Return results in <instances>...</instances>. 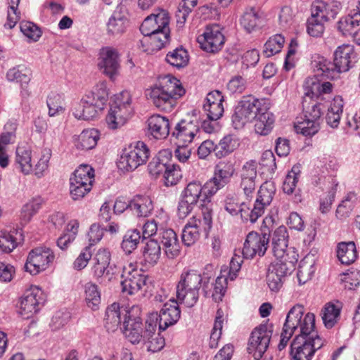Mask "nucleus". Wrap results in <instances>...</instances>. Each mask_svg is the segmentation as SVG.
<instances>
[{"label":"nucleus","mask_w":360,"mask_h":360,"mask_svg":"<svg viewBox=\"0 0 360 360\" xmlns=\"http://www.w3.org/2000/svg\"><path fill=\"white\" fill-rule=\"evenodd\" d=\"M354 57V47L343 44L337 48L334 53L333 63L323 56H316L311 61L314 72L317 76L334 79L339 77L341 72H347L351 67L352 59Z\"/></svg>","instance_id":"f257e3e1"},{"label":"nucleus","mask_w":360,"mask_h":360,"mask_svg":"<svg viewBox=\"0 0 360 360\" xmlns=\"http://www.w3.org/2000/svg\"><path fill=\"white\" fill-rule=\"evenodd\" d=\"M184 94L185 90L180 81L167 75L151 88L149 96L155 107L165 112H171L176 105V100Z\"/></svg>","instance_id":"f03ea898"},{"label":"nucleus","mask_w":360,"mask_h":360,"mask_svg":"<svg viewBox=\"0 0 360 360\" xmlns=\"http://www.w3.org/2000/svg\"><path fill=\"white\" fill-rule=\"evenodd\" d=\"M208 281H203L202 275L196 270H184L176 285V298L181 304L187 307H193L199 298V290L202 286L205 297L210 295L207 288Z\"/></svg>","instance_id":"7ed1b4c3"},{"label":"nucleus","mask_w":360,"mask_h":360,"mask_svg":"<svg viewBox=\"0 0 360 360\" xmlns=\"http://www.w3.org/2000/svg\"><path fill=\"white\" fill-rule=\"evenodd\" d=\"M324 108L320 101L304 94L302 115L295 122L297 133L306 136L316 134L320 129Z\"/></svg>","instance_id":"20e7f679"},{"label":"nucleus","mask_w":360,"mask_h":360,"mask_svg":"<svg viewBox=\"0 0 360 360\" xmlns=\"http://www.w3.org/2000/svg\"><path fill=\"white\" fill-rule=\"evenodd\" d=\"M140 318L126 319L124 321V334L132 344H138L150 339L156 331L158 325V313L150 314L146 321L145 330H143Z\"/></svg>","instance_id":"39448f33"},{"label":"nucleus","mask_w":360,"mask_h":360,"mask_svg":"<svg viewBox=\"0 0 360 360\" xmlns=\"http://www.w3.org/2000/svg\"><path fill=\"white\" fill-rule=\"evenodd\" d=\"M133 109L128 91L114 96L105 122L109 129H116L123 126L131 117Z\"/></svg>","instance_id":"423d86ee"},{"label":"nucleus","mask_w":360,"mask_h":360,"mask_svg":"<svg viewBox=\"0 0 360 360\" xmlns=\"http://www.w3.org/2000/svg\"><path fill=\"white\" fill-rule=\"evenodd\" d=\"M315 327V316L307 313L303 318L300 333L296 335L291 343L290 354L292 360H311L314 355L304 335H309Z\"/></svg>","instance_id":"0eeeda50"},{"label":"nucleus","mask_w":360,"mask_h":360,"mask_svg":"<svg viewBox=\"0 0 360 360\" xmlns=\"http://www.w3.org/2000/svg\"><path fill=\"white\" fill-rule=\"evenodd\" d=\"M149 157V149L142 141H137L125 148L118 162L120 169L127 172L133 171L145 164Z\"/></svg>","instance_id":"6e6552de"},{"label":"nucleus","mask_w":360,"mask_h":360,"mask_svg":"<svg viewBox=\"0 0 360 360\" xmlns=\"http://www.w3.org/2000/svg\"><path fill=\"white\" fill-rule=\"evenodd\" d=\"M263 105L262 101L251 95L243 96L235 108L231 117L233 127L242 129L255 119Z\"/></svg>","instance_id":"1a4fd4ad"},{"label":"nucleus","mask_w":360,"mask_h":360,"mask_svg":"<svg viewBox=\"0 0 360 360\" xmlns=\"http://www.w3.org/2000/svg\"><path fill=\"white\" fill-rule=\"evenodd\" d=\"M212 212L207 207L202 210V218H191L182 232V241L185 245H193L200 238L202 231L207 233L212 227Z\"/></svg>","instance_id":"9d476101"},{"label":"nucleus","mask_w":360,"mask_h":360,"mask_svg":"<svg viewBox=\"0 0 360 360\" xmlns=\"http://www.w3.org/2000/svg\"><path fill=\"white\" fill-rule=\"evenodd\" d=\"M202 185L198 181H193L187 184L182 191L177 207V214L179 218L184 219L193 210L199 200L202 201Z\"/></svg>","instance_id":"9b49d317"},{"label":"nucleus","mask_w":360,"mask_h":360,"mask_svg":"<svg viewBox=\"0 0 360 360\" xmlns=\"http://www.w3.org/2000/svg\"><path fill=\"white\" fill-rule=\"evenodd\" d=\"M273 330L268 324H261L252 332L248 345V352L255 360H259L269 347Z\"/></svg>","instance_id":"f8f14e48"},{"label":"nucleus","mask_w":360,"mask_h":360,"mask_svg":"<svg viewBox=\"0 0 360 360\" xmlns=\"http://www.w3.org/2000/svg\"><path fill=\"white\" fill-rule=\"evenodd\" d=\"M140 31L144 36L140 41L144 51L150 49L160 50L167 44L162 41L163 37L160 35L159 27L156 26L151 15L145 18L140 27Z\"/></svg>","instance_id":"ddd939ff"},{"label":"nucleus","mask_w":360,"mask_h":360,"mask_svg":"<svg viewBox=\"0 0 360 360\" xmlns=\"http://www.w3.org/2000/svg\"><path fill=\"white\" fill-rule=\"evenodd\" d=\"M122 278L123 280L121 281V286L123 292L132 295L139 292L143 294L145 291L148 276L134 269L132 264H129V268H124Z\"/></svg>","instance_id":"4468645a"},{"label":"nucleus","mask_w":360,"mask_h":360,"mask_svg":"<svg viewBox=\"0 0 360 360\" xmlns=\"http://www.w3.org/2000/svg\"><path fill=\"white\" fill-rule=\"evenodd\" d=\"M98 67L103 74L113 79L119 74L120 68L117 49L112 46L101 48L98 53Z\"/></svg>","instance_id":"2eb2a0df"},{"label":"nucleus","mask_w":360,"mask_h":360,"mask_svg":"<svg viewBox=\"0 0 360 360\" xmlns=\"http://www.w3.org/2000/svg\"><path fill=\"white\" fill-rule=\"evenodd\" d=\"M303 314L304 307L300 304L295 305L288 311L281 335V340L278 345L280 351L286 347L295 331L297 329L300 330L303 322Z\"/></svg>","instance_id":"dca6fc26"},{"label":"nucleus","mask_w":360,"mask_h":360,"mask_svg":"<svg viewBox=\"0 0 360 360\" xmlns=\"http://www.w3.org/2000/svg\"><path fill=\"white\" fill-rule=\"evenodd\" d=\"M285 263L272 262L268 268L266 283L271 291L277 292L283 285L285 277L295 269V260L290 258Z\"/></svg>","instance_id":"f3484780"},{"label":"nucleus","mask_w":360,"mask_h":360,"mask_svg":"<svg viewBox=\"0 0 360 360\" xmlns=\"http://www.w3.org/2000/svg\"><path fill=\"white\" fill-rule=\"evenodd\" d=\"M288 231L285 226L278 227L274 233L272 238V252L276 257V262L285 263L291 261L294 257L295 264L297 262V255L292 248H288Z\"/></svg>","instance_id":"a211bd4d"},{"label":"nucleus","mask_w":360,"mask_h":360,"mask_svg":"<svg viewBox=\"0 0 360 360\" xmlns=\"http://www.w3.org/2000/svg\"><path fill=\"white\" fill-rule=\"evenodd\" d=\"M53 252L49 248L39 247L32 250L27 259L25 269L32 275L45 270L54 259Z\"/></svg>","instance_id":"6ab92c4d"},{"label":"nucleus","mask_w":360,"mask_h":360,"mask_svg":"<svg viewBox=\"0 0 360 360\" xmlns=\"http://www.w3.org/2000/svg\"><path fill=\"white\" fill-rule=\"evenodd\" d=\"M44 301L43 291L37 286H32L20 298L19 314L23 319H30L39 310Z\"/></svg>","instance_id":"aec40b11"},{"label":"nucleus","mask_w":360,"mask_h":360,"mask_svg":"<svg viewBox=\"0 0 360 360\" xmlns=\"http://www.w3.org/2000/svg\"><path fill=\"white\" fill-rule=\"evenodd\" d=\"M269 234L264 232L261 235L257 232H250L248 234L243 248V255L246 259L253 258L255 256H263L268 247Z\"/></svg>","instance_id":"412c9836"},{"label":"nucleus","mask_w":360,"mask_h":360,"mask_svg":"<svg viewBox=\"0 0 360 360\" xmlns=\"http://www.w3.org/2000/svg\"><path fill=\"white\" fill-rule=\"evenodd\" d=\"M198 42L204 51L214 53L222 48L224 37L218 25L207 26L203 34L198 37Z\"/></svg>","instance_id":"4be33fe9"},{"label":"nucleus","mask_w":360,"mask_h":360,"mask_svg":"<svg viewBox=\"0 0 360 360\" xmlns=\"http://www.w3.org/2000/svg\"><path fill=\"white\" fill-rule=\"evenodd\" d=\"M199 131L200 122L198 120H181L175 126L172 136L180 144H188Z\"/></svg>","instance_id":"5701e85b"},{"label":"nucleus","mask_w":360,"mask_h":360,"mask_svg":"<svg viewBox=\"0 0 360 360\" xmlns=\"http://www.w3.org/2000/svg\"><path fill=\"white\" fill-rule=\"evenodd\" d=\"M275 191L274 184L272 181H265L261 185L257 198L252 209L253 220H257L262 215L264 207L271 202Z\"/></svg>","instance_id":"b1692460"},{"label":"nucleus","mask_w":360,"mask_h":360,"mask_svg":"<svg viewBox=\"0 0 360 360\" xmlns=\"http://www.w3.org/2000/svg\"><path fill=\"white\" fill-rule=\"evenodd\" d=\"M102 96L98 97V103L92 104L94 98L90 96H83L80 102L74 108L73 115L79 120H89L95 117L101 109Z\"/></svg>","instance_id":"393cba45"},{"label":"nucleus","mask_w":360,"mask_h":360,"mask_svg":"<svg viewBox=\"0 0 360 360\" xmlns=\"http://www.w3.org/2000/svg\"><path fill=\"white\" fill-rule=\"evenodd\" d=\"M170 303H165L158 314L159 330H165L168 327L175 324L180 318L181 311L177 303L174 300Z\"/></svg>","instance_id":"a878e982"},{"label":"nucleus","mask_w":360,"mask_h":360,"mask_svg":"<svg viewBox=\"0 0 360 360\" xmlns=\"http://www.w3.org/2000/svg\"><path fill=\"white\" fill-rule=\"evenodd\" d=\"M339 10V4L337 2L328 4L322 0H315L311 6V16L325 22L334 19Z\"/></svg>","instance_id":"bb28decb"},{"label":"nucleus","mask_w":360,"mask_h":360,"mask_svg":"<svg viewBox=\"0 0 360 360\" xmlns=\"http://www.w3.org/2000/svg\"><path fill=\"white\" fill-rule=\"evenodd\" d=\"M128 23L125 13L122 11V8H117L106 23V33L110 37H119L125 32Z\"/></svg>","instance_id":"cd10ccee"},{"label":"nucleus","mask_w":360,"mask_h":360,"mask_svg":"<svg viewBox=\"0 0 360 360\" xmlns=\"http://www.w3.org/2000/svg\"><path fill=\"white\" fill-rule=\"evenodd\" d=\"M275 118L272 112L264 103L259 111L255 117V131L257 134L265 136L272 130Z\"/></svg>","instance_id":"c85d7f7f"},{"label":"nucleus","mask_w":360,"mask_h":360,"mask_svg":"<svg viewBox=\"0 0 360 360\" xmlns=\"http://www.w3.org/2000/svg\"><path fill=\"white\" fill-rule=\"evenodd\" d=\"M150 134L155 139H165L169 134V120L160 115L150 116L147 121Z\"/></svg>","instance_id":"c756f323"},{"label":"nucleus","mask_w":360,"mask_h":360,"mask_svg":"<svg viewBox=\"0 0 360 360\" xmlns=\"http://www.w3.org/2000/svg\"><path fill=\"white\" fill-rule=\"evenodd\" d=\"M160 240L165 252L169 258L177 257L180 252V245L176 233L171 229H160Z\"/></svg>","instance_id":"7c9ffc66"},{"label":"nucleus","mask_w":360,"mask_h":360,"mask_svg":"<svg viewBox=\"0 0 360 360\" xmlns=\"http://www.w3.org/2000/svg\"><path fill=\"white\" fill-rule=\"evenodd\" d=\"M316 77L318 76L315 74L314 77H309L305 80L304 94L321 101L322 94H328L332 91V84L328 82H320Z\"/></svg>","instance_id":"2f4dec72"},{"label":"nucleus","mask_w":360,"mask_h":360,"mask_svg":"<svg viewBox=\"0 0 360 360\" xmlns=\"http://www.w3.org/2000/svg\"><path fill=\"white\" fill-rule=\"evenodd\" d=\"M15 163L18 168L25 174H28L32 171V150L30 146L26 144L18 146L16 149Z\"/></svg>","instance_id":"473e14b6"},{"label":"nucleus","mask_w":360,"mask_h":360,"mask_svg":"<svg viewBox=\"0 0 360 360\" xmlns=\"http://www.w3.org/2000/svg\"><path fill=\"white\" fill-rule=\"evenodd\" d=\"M99 139L98 131L95 129H85L75 139L77 149L88 150L94 148Z\"/></svg>","instance_id":"72a5a7b5"},{"label":"nucleus","mask_w":360,"mask_h":360,"mask_svg":"<svg viewBox=\"0 0 360 360\" xmlns=\"http://www.w3.org/2000/svg\"><path fill=\"white\" fill-rule=\"evenodd\" d=\"M343 106V99L340 96H335L331 101L326 116V122L330 127L336 128L339 125Z\"/></svg>","instance_id":"f704fd0d"},{"label":"nucleus","mask_w":360,"mask_h":360,"mask_svg":"<svg viewBox=\"0 0 360 360\" xmlns=\"http://www.w3.org/2000/svg\"><path fill=\"white\" fill-rule=\"evenodd\" d=\"M153 210V202L148 196L136 195L131 200V210L139 217H148Z\"/></svg>","instance_id":"c9c22d12"},{"label":"nucleus","mask_w":360,"mask_h":360,"mask_svg":"<svg viewBox=\"0 0 360 360\" xmlns=\"http://www.w3.org/2000/svg\"><path fill=\"white\" fill-rule=\"evenodd\" d=\"M360 26V19L351 11L348 15L342 17L337 22L338 30L344 36L354 34Z\"/></svg>","instance_id":"e433bc0d"},{"label":"nucleus","mask_w":360,"mask_h":360,"mask_svg":"<svg viewBox=\"0 0 360 360\" xmlns=\"http://www.w3.org/2000/svg\"><path fill=\"white\" fill-rule=\"evenodd\" d=\"M84 299L89 308L94 311L98 309L101 304V292L96 284L88 282L84 285Z\"/></svg>","instance_id":"4c0bfd02"},{"label":"nucleus","mask_w":360,"mask_h":360,"mask_svg":"<svg viewBox=\"0 0 360 360\" xmlns=\"http://www.w3.org/2000/svg\"><path fill=\"white\" fill-rule=\"evenodd\" d=\"M105 327L109 332L115 331L121 324V311L120 305L113 303L105 311Z\"/></svg>","instance_id":"58836bf2"},{"label":"nucleus","mask_w":360,"mask_h":360,"mask_svg":"<svg viewBox=\"0 0 360 360\" xmlns=\"http://www.w3.org/2000/svg\"><path fill=\"white\" fill-rule=\"evenodd\" d=\"M6 78L9 82L20 83L22 87H23L24 85H27L30 82L31 79V72L26 67L18 65L8 70ZM23 91L28 94L27 90L23 89Z\"/></svg>","instance_id":"ea45409f"},{"label":"nucleus","mask_w":360,"mask_h":360,"mask_svg":"<svg viewBox=\"0 0 360 360\" xmlns=\"http://www.w3.org/2000/svg\"><path fill=\"white\" fill-rule=\"evenodd\" d=\"M337 256L343 264L349 265L353 263L357 257L355 243L354 242L339 243Z\"/></svg>","instance_id":"a19ab883"},{"label":"nucleus","mask_w":360,"mask_h":360,"mask_svg":"<svg viewBox=\"0 0 360 360\" xmlns=\"http://www.w3.org/2000/svg\"><path fill=\"white\" fill-rule=\"evenodd\" d=\"M225 210L231 215H236L240 213L241 219L245 221H250L251 223H255L257 221L253 220L252 210H250L244 202L238 204L235 202L233 199H229L226 201Z\"/></svg>","instance_id":"79ce46f5"},{"label":"nucleus","mask_w":360,"mask_h":360,"mask_svg":"<svg viewBox=\"0 0 360 360\" xmlns=\"http://www.w3.org/2000/svg\"><path fill=\"white\" fill-rule=\"evenodd\" d=\"M234 172V166L231 162H220L215 166L213 178L225 186L229 182Z\"/></svg>","instance_id":"37998d69"},{"label":"nucleus","mask_w":360,"mask_h":360,"mask_svg":"<svg viewBox=\"0 0 360 360\" xmlns=\"http://www.w3.org/2000/svg\"><path fill=\"white\" fill-rule=\"evenodd\" d=\"M150 15L153 19L155 20L156 26L159 27L160 35L163 37L162 41L167 44L169 39V17L168 12L163 9H159Z\"/></svg>","instance_id":"c03bdc74"},{"label":"nucleus","mask_w":360,"mask_h":360,"mask_svg":"<svg viewBox=\"0 0 360 360\" xmlns=\"http://www.w3.org/2000/svg\"><path fill=\"white\" fill-rule=\"evenodd\" d=\"M239 146L238 140L232 135L225 136L216 145V156L222 158L233 153Z\"/></svg>","instance_id":"a18cd8bd"},{"label":"nucleus","mask_w":360,"mask_h":360,"mask_svg":"<svg viewBox=\"0 0 360 360\" xmlns=\"http://www.w3.org/2000/svg\"><path fill=\"white\" fill-rule=\"evenodd\" d=\"M143 255L146 262L153 266L156 264L161 255L159 243L154 239L147 241L143 248Z\"/></svg>","instance_id":"49530a36"},{"label":"nucleus","mask_w":360,"mask_h":360,"mask_svg":"<svg viewBox=\"0 0 360 360\" xmlns=\"http://www.w3.org/2000/svg\"><path fill=\"white\" fill-rule=\"evenodd\" d=\"M165 60L171 65L181 68L188 64V55L184 49L176 48L167 54Z\"/></svg>","instance_id":"de8ad7c7"},{"label":"nucleus","mask_w":360,"mask_h":360,"mask_svg":"<svg viewBox=\"0 0 360 360\" xmlns=\"http://www.w3.org/2000/svg\"><path fill=\"white\" fill-rule=\"evenodd\" d=\"M356 195L350 192L344 198L336 210V217L340 219L348 217L353 210L356 201Z\"/></svg>","instance_id":"09e8293b"},{"label":"nucleus","mask_w":360,"mask_h":360,"mask_svg":"<svg viewBox=\"0 0 360 360\" xmlns=\"http://www.w3.org/2000/svg\"><path fill=\"white\" fill-rule=\"evenodd\" d=\"M340 314V309L334 304L328 303L321 311V317L324 326L327 328H333L338 321Z\"/></svg>","instance_id":"8fccbe9b"},{"label":"nucleus","mask_w":360,"mask_h":360,"mask_svg":"<svg viewBox=\"0 0 360 360\" xmlns=\"http://www.w3.org/2000/svg\"><path fill=\"white\" fill-rule=\"evenodd\" d=\"M41 200L40 198H34L25 204L20 211V219L21 224H27L33 216L41 208Z\"/></svg>","instance_id":"3c124183"},{"label":"nucleus","mask_w":360,"mask_h":360,"mask_svg":"<svg viewBox=\"0 0 360 360\" xmlns=\"http://www.w3.org/2000/svg\"><path fill=\"white\" fill-rule=\"evenodd\" d=\"M314 271L315 266L313 259H309L308 257L302 259L299 264L297 273L300 284H304L307 281L311 279Z\"/></svg>","instance_id":"603ef678"},{"label":"nucleus","mask_w":360,"mask_h":360,"mask_svg":"<svg viewBox=\"0 0 360 360\" xmlns=\"http://www.w3.org/2000/svg\"><path fill=\"white\" fill-rule=\"evenodd\" d=\"M141 233L136 229L129 231L124 236L122 242V248L126 254L131 253L136 249L140 243Z\"/></svg>","instance_id":"864d4df0"},{"label":"nucleus","mask_w":360,"mask_h":360,"mask_svg":"<svg viewBox=\"0 0 360 360\" xmlns=\"http://www.w3.org/2000/svg\"><path fill=\"white\" fill-rule=\"evenodd\" d=\"M91 188L89 184L81 182L72 177L70 179V191L74 200L84 198L91 190Z\"/></svg>","instance_id":"5fc2aeb1"},{"label":"nucleus","mask_w":360,"mask_h":360,"mask_svg":"<svg viewBox=\"0 0 360 360\" xmlns=\"http://www.w3.org/2000/svg\"><path fill=\"white\" fill-rule=\"evenodd\" d=\"M300 174L299 166H293L291 171L288 172L283 184V190L285 193L292 194L295 191L297 183Z\"/></svg>","instance_id":"6e6d98bb"},{"label":"nucleus","mask_w":360,"mask_h":360,"mask_svg":"<svg viewBox=\"0 0 360 360\" xmlns=\"http://www.w3.org/2000/svg\"><path fill=\"white\" fill-rule=\"evenodd\" d=\"M285 42L284 37L281 34H276L269 39L264 44V53L266 57H271L276 53L281 51L283 44Z\"/></svg>","instance_id":"4d7b16f0"},{"label":"nucleus","mask_w":360,"mask_h":360,"mask_svg":"<svg viewBox=\"0 0 360 360\" xmlns=\"http://www.w3.org/2000/svg\"><path fill=\"white\" fill-rule=\"evenodd\" d=\"M71 177L81 182L89 184L92 187L95 177L94 170L89 165H82L75 171Z\"/></svg>","instance_id":"13d9d810"},{"label":"nucleus","mask_w":360,"mask_h":360,"mask_svg":"<svg viewBox=\"0 0 360 360\" xmlns=\"http://www.w3.org/2000/svg\"><path fill=\"white\" fill-rule=\"evenodd\" d=\"M20 0H8L7 11V20L4 26L9 29L15 27L20 19V12L18 11V5Z\"/></svg>","instance_id":"bf43d9fd"},{"label":"nucleus","mask_w":360,"mask_h":360,"mask_svg":"<svg viewBox=\"0 0 360 360\" xmlns=\"http://www.w3.org/2000/svg\"><path fill=\"white\" fill-rule=\"evenodd\" d=\"M258 20L257 13L254 8H250L243 13L240 19V24L248 32H251L257 26Z\"/></svg>","instance_id":"052dcab7"},{"label":"nucleus","mask_w":360,"mask_h":360,"mask_svg":"<svg viewBox=\"0 0 360 360\" xmlns=\"http://www.w3.org/2000/svg\"><path fill=\"white\" fill-rule=\"evenodd\" d=\"M182 176L181 170L178 166L168 165L167 169L164 172L163 177L165 185L172 186L176 185Z\"/></svg>","instance_id":"680f3d73"},{"label":"nucleus","mask_w":360,"mask_h":360,"mask_svg":"<svg viewBox=\"0 0 360 360\" xmlns=\"http://www.w3.org/2000/svg\"><path fill=\"white\" fill-rule=\"evenodd\" d=\"M20 28L25 37L34 41H38L41 35L39 27L30 21L20 22Z\"/></svg>","instance_id":"e2e57ef3"},{"label":"nucleus","mask_w":360,"mask_h":360,"mask_svg":"<svg viewBox=\"0 0 360 360\" xmlns=\"http://www.w3.org/2000/svg\"><path fill=\"white\" fill-rule=\"evenodd\" d=\"M325 30L324 22L319 19L310 16L307 22V33L314 37H321Z\"/></svg>","instance_id":"0e129e2a"},{"label":"nucleus","mask_w":360,"mask_h":360,"mask_svg":"<svg viewBox=\"0 0 360 360\" xmlns=\"http://www.w3.org/2000/svg\"><path fill=\"white\" fill-rule=\"evenodd\" d=\"M98 95L99 96H102V97H103V98L101 101L102 103L101 109H103V107L108 98V93L106 89V86L104 83H100L96 84L90 92L87 93L84 96L92 97L94 98L92 104H97L98 101Z\"/></svg>","instance_id":"69168bd1"},{"label":"nucleus","mask_w":360,"mask_h":360,"mask_svg":"<svg viewBox=\"0 0 360 360\" xmlns=\"http://www.w3.org/2000/svg\"><path fill=\"white\" fill-rule=\"evenodd\" d=\"M224 187L223 185L214 179L212 177L209 181H207L204 185H202V193L203 195V198L202 201L205 202L206 201H210L209 198L214 195L219 189Z\"/></svg>","instance_id":"338daca9"},{"label":"nucleus","mask_w":360,"mask_h":360,"mask_svg":"<svg viewBox=\"0 0 360 360\" xmlns=\"http://www.w3.org/2000/svg\"><path fill=\"white\" fill-rule=\"evenodd\" d=\"M51 157V150L50 148H46L42 150L41 158L34 167L35 175L40 177L44 172L48 169Z\"/></svg>","instance_id":"774afa93"}]
</instances>
